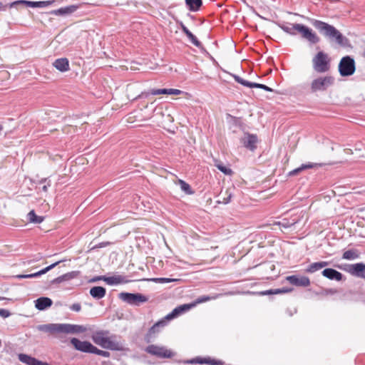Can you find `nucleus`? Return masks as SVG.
<instances>
[{"label":"nucleus","mask_w":365,"mask_h":365,"mask_svg":"<svg viewBox=\"0 0 365 365\" xmlns=\"http://www.w3.org/2000/svg\"><path fill=\"white\" fill-rule=\"evenodd\" d=\"M51 185V181H47V183L45 184V185H43L42 187H41V190L46 192L48 191V188Z\"/></svg>","instance_id":"53"},{"label":"nucleus","mask_w":365,"mask_h":365,"mask_svg":"<svg viewBox=\"0 0 365 365\" xmlns=\"http://www.w3.org/2000/svg\"><path fill=\"white\" fill-rule=\"evenodd\" d=\"M296 29V35L300 34L302 38L307 40L311 44H316L320 41V38L309 27L297 24Z\"/></svg>","instance_id":"5"},{"label":"nucleus","mask_w":365,"mask_h":365,"mask_svg":"<svg viewBox=\"0 0 365 365\" xmlns=\"http://www.w3.org/2000/svg\"><path fill=\"white\" fill-rule=\"evenodd\" d=\"M186 36L189 38V40L193 45H195L196 47L200 49L202 53L210 55L209 53L205 48V47L202 46V43L191 31L189 32V34H187Z\"/></svg>","instance_id":"32"},{"label":"nucleus","mask_w":365,"mask_h":365,"mask_svg":"<svg viewBox=\"0 0 365 365\" xmlns=\"http://www.w3.org/2000/svg\"><path fill=\"white\" fill-rule=\"evenodd\" d=\"M51 4L49 1H31L26 0H17L9 4L7 6L9 8L17 7L20 5H26L31 8H42Z\"/></svg>","instance_id":"12"},{"label":"nucleus","mask_w":365,"mask_h":365,"mask_svg":"<svg viewBox=\"0 0 365 365\" xmlns=\"http://www.w3.org/2000/svg\"><path fill=\"white\" fill-rule=\"evenodd\" d=\"M232 77L235 79V81L236 82H237L238 83H240L241 85L248 87V88L251 87L252 82L245 80L242 78H241L240 76L235 75V74L232 75Z\"/></svg>","instance_id":"41"},{"label":"nucleus","mask_w":365,"mask_h":365,"mask_svg":"<svg viewBox=\"0 0 365 365\" xmlns=\"http://www.w3.org/2000/svg\"><path fill=\"white\" fill-rule=\"evenodd\" d=\"M152 280L155 282L169 283V282H171L176 281L177 279H171V278L160 277V278H154Z\"/></svg>","instance_id":"46"},{"label":"nucleus","mask_w":365,"mask_h":365,"mask_svg":"<svg viewBox=\"0 0 365 365\" xmlns=\"http://www.w3.org/2000/svg\"><path fill=\"white\" fill-rule=\"evenodd\" d=\"M185 4L190 11H197L202 5V0H185Z\"/></svg>","instance_id":"33"},{"label":"nucleus","mask_w":365,"mask_h":365,"mask_svg":"<svg viewBox=\"0 0 365 365\" xmlns=\"http://www.w3.org/2000/svg\"><path fill=\"white\" fill-rule=\"evenodd\" d=\"M104 282H106L109 285H116L119 284L126 283L128 282V280L125 279V276L115 275L113 277L105 276Z\"/></svg>","instance_id":"28"},{"label":"nucleus","mask_w":365,"mask_h":365,"mask_svg":"<svg viewBox=\"0 0 365 365\" xmlns=\"http://www.w3.org/2000/svg\"><path fill=\"white\" fill-rule=\"evenodd\" d=\"M80 6L78 5H69L65 7H61L53 11L56 15H66L75 12Z\"/></svg>","instance_id":"29"},{"label":"nucleus","mask_w":365,"mask_h":365,"mask_svg":"<svg viewBox=\"0 0 365 365\" xmlns=\"http://www.w3.org/2000/svg\"><path fill=\"white\" fill-rule=\"evenodd\" d=\"M322 165H323V164L313 163H308L302 164L299 168H295L293 170L290 171L288 175H289V176H294V175L299 174L302 170H304L307 169H311V168H314L322 167Z\"/></svg>","instance_id":"25"},{"label":"nucleus","mask_w":365,"mask_h":365,"mask_svg":"<svg viewBox=\"0 0 365 365\" xmlns=\"http://www.w3.org/2000/svg\"><path fill=\"white\" fill-rule=\"evenodd\" d=\"M61 262H64V259L56 262L50 264L49 266H48V267H45V268H43V269H41L40 271L36 272L35 273L28 274H26V279L36 278V277H40L42 274H44L46 273H47L48 271H50L52 269H53L54 267H56Z\"/></svg>","instance_id":"26"},{"label":"nucleus","mask_w":365,"mask_h":365,"mask_svg":"<svg viewBox=\"0 0 365 365\" xmlns=\"http://www.w3.org/2000/svg\"><path fill=\"white\" fill-rule=\"evenodd\" d=\"M297 222V220H290L287 218L282 219L281 221L276 222L275 224L279 225L280 228L288 229L292 226L294 225Z\"/></svg>","instance_id":"36"},{"label":"nucleus","mask_w":365,"mask_h":365,"mask_svg":"<svg viewBox=\"0 0 365 365\" xmlns=\"http://www.w3.org/2000/svg\"><path fill=\"white\" fill-rule=\"evenodd\" d=\"M118 297L122 301L133 306H140L148 301V298L140 293L121 292Z\"/></svg>","instance_id":"6"},{"label":"nucleus","mask_w":365,"mask_h":365,"mask_svg":"<svg viewBox=\"0 0 365 365\" xmlns=\"http://www.w3.org/2000/svg\"><path fill=\"white\" fill-rule=\"evenodd\" d=\"M59 336L58 338H61V334H78L87 331L88 329L86 327L80 324H59Z\"/></svg>","instance_id":"9"},{"label":"nucleus","mask_w":365,"mask_h":365,"mask_svg":"<svg viewBox=\"0 0 365 365\" xmlns=\"http://www.w3.org/2000/svg\"><path fill=\"white\" fill-rule=\"evenodd\" d=\"M81 274L80 271H71L62 274L51 281V284H61L63 282L70 281L73 279L77 278Z\"/></svg>","instance_id":"17"},{"label":"nucleus","mask_w":365,"mask_h":365,"mask_svg":"<svg viewBox=\"0 0 365 365\" xmlns=\"http://www.w3.org/2000/svg\"><path fill=\"white\" fill-rule=\"evenodd\" d=\"M287 280L297 287H307L310 285V280L306 276L291 275L287 277Z\"/></svg>","instance_id":"15"},{"label":"nucleus","mask_w":365,"mask_h":365,"mask_svg":"<svg viewBox=\"0 0 365 365\" xmlns=\"http://www.w3.org/2000/svg\"><path fill=\"white\" fill-rule=\"evenodd\" d=\"M339 74L343 76H350L353 75L356 71V64L354 59L349 56H344L339 63Z\"/></svg>","instance_id":"4"},{"label":"nucleus","mask_w":365,"mask_h":365,"mask_svg":"<svg viewBox=\"0 0 365 365\" xmlns=\"http://www.w3.org/2000/svg\"><path fill=\"white\" fill-rule=\"evenodd\" d=\"M89 293L91 296L96 299H101L106 294V289L101 286H96L91 288Z\"/></svg>","instance_id":"27"},{"label":"nucleus","mask_w":365,"mask_h":365,"mask_svg":"<svg viewBox=\"0 0 365 365\" xmlns=\"http://www.w3.org/2000/svg\"><path fill=\"white\" fill-rule=\"evenodd\" d=\"M111 244H112V242H102L98 243L96 246V247H97V248H102V247H107V246H108V245H110Z\"/></svg>","instance_id":"52"},{"label":"nucleus","mask_w":365,"mask_h":365,"mask_svg":"<svg viewBox=\"0 0 365 365\" xmlns=\"http://www.w3.org/2000/svg\"><path fill=\"white\" fill-rule=\"evenodd\" d=\"M19 359L22 363H24L27 365H37L38 364V360L34 357L29 356L25 354H19Z\"/></svg>","instance_id":"34"},{"label":"nucleus","mask_w":365,"mask_h":365,"mask_svg":"<svg viewBox=\"0 0 365 365\" xmlns=\"http://www.w3.org/2000/svg\"><path fill=\"white\" fill-rule=\"evenodd\" d=\"M329 264V262L327 261H321L312 263L308 266L306 269V272L307 273H314L324 267H327Z\"/></svg>","instance_id":"30"},{"label":"nucleus","mask_w":365,"mask_h":365,"mask_svg":"<svg viewBox=\"0 0 365 365\" xmlns=\"http://www.w3.org/2000/svg\"><path fill=\"white\" fill-rule=\"evenodd\" d=\"M70 309L74 312H80L81 309V305L79 303H74L70 307Z\"/></svg>","instance_id":"50"},{"label":"nucleus","mask_w":365,"mask_h":365,"mask_svg":"<svg viewBox=\"0 0 365 365\" xmlns=\"http://www.w3.org/2000/svg\"><path fill=\"white\" fill-rule=\"evenodd\" d=\"M339 269L349 273L352 276L365 279V264L358 262L356 264H346L343 267L339 266Z\"/></svg>","instance_id":"8"},{"label":"nucleus","mask_w":365,"mask_h":365,"mask_svg":"<svg viewBox=\"0 0 365 365\" xmlns=\"http://www.w3.org/2000/svg\"><path fill=\"white\" fill-rule=\"evenodd\" d=\"M11 315V313L9 310L5 309H0V317L3 318H7Z\"/></svg>","instance_id":"51"},{"label":"nucleus","mask_w":365,"mask_h":365,"mask_svg":"<svg viewBox=\"0 0 365 365\" xmlns=\"http://www.w3.org/2000/svg\"><path fill=\"white\" fill-rule=\"evenodd\" d=\"M182 93L183 91L179 89L168 88V95H180Z\"/></svg>","instance_id":"48"},{"label":"nucleus","mask_w":365,"mask_h":365,"mask_svg":"<svg viewBox=\"0 0 365 365\" xmlns=\"http://www.w3.org/2000/svg\"><path fill=\"white\" fill-rule=\"evenodd\" d=\"M362 56H363V57L365 58V48H364Z\"/></svg>","instance_id":"59"},{"label":"nucleus","mask_w":365,"mask_h":365,"mask_svg":"<svg viewBox=\"0 0 365 365\" xmlns=\"http://www.w3.org/2000/svg\"><path fill=\"white\" fill-rule=\"evenodd\" d=\"M36 329L43 332L59 335V324H46L37 326Z\"/></svg>","instance_id":"20"},{"label":"nucleus","mask_w":365,"mask_h":365,"mask_svg":"<svg viewBox=\"0 0 365 365\" xmlns=\"http://www.w3.org/2000/svg\"><path fill=\"white\" fill-rule=\"evenodd\" d=\"M152 95H165L168 94V88L151 89Z\"/></svg>","instance_id":"45"},{"label":"nucleus","mask_w":365,"mask_h":365,"mask_svg":"<svg viewBox=\"0 0 365 365\" xmlns=\"http://www.w3.org/2000/svg\"><path fill=\"white\" fill-rule=\"evenodd\" d=\"M150 95H152L151 94V90L149 91H143L140 94H139L138 96H137L133 101H135V100H138V99H140V98H148Z\"/></svg>","instance_id":"47"},{"label":"nucleus","mask_w":365,"mask_h":365,"mask_svg":"<svg viewBox=\"0 0 365 365\" xmlns=\"http://www.w3.org/2000/svg\"><path fill=\"white\" fill-rule=\"evenodd\" d=\"M314 70L317 73H325L330 69V60L324 51H319L312 58Z\"/></svg>","instance_id":"2"},{"label":"nucleus","mask_w":365,"mask_h":365,"mask_svg":"<svg viewBox=\"0 0 365 365\" xmlns=\"http://www.w3.org/2000/svg\"><path fill=\"white\" fill-rule=\"evenodd\" d=\"M178 183L180 186V189L187 195L194 194V190L191 188L190 185L182 180H179Z\"/></svg>","instance_id":"37"},{"label":"nucleus","mask_w":365,"mask_h":365,"mask_svg":"<svg viewBox=\"0 0 365 365\" xmlns=\"http://www.w3.org/2000/svg\"><path fill=\"white\" fill-rule=\"evenodd\" d=\"M217 297H218L217 294H216L215 296H212V297L206 296V295L200 296L192 302V304H195V306L196 304H198L204 303V302H208L212 299H215L217 298Z\"/></svg>","instance_id":"39"},{"label":"nucleus","mask_w":365,"mask_h":365,"mask_svg":"<svg viewBox=\"0 0 365 365\" xmlns=\"http://www.w3.org/2000/svg\"><path fill=\"white\" fill-rule=\"evenodd\" d=\"M215 165L217 168V169L219 170H220L222 173H224L225 175H230L232 174V169H230V168H227L226 166H225L222 163H216L215 164Z\"/></svg>","instance_id":"40"},{"label":"nucleus","mask_w":365,"mask_h":365,"mask_svg":"<svg viewBox=\"0 0 365 365\" xmlns=\"http://www.w3.org/2000/svg\"><path fill=\"white\" fill-rule=\"evenodd\" d=\"M195 307V304H184L175 307L170 313L165 316V319L171 320L181 314H183Z\"/></svg>","instance_id":"16"},{"label":"nucleus","mask_w":365,"mask_h":365,"mask_svg":"<svg viewBox=\"0 0 365 365\" xmlns=\"http://www.w3.org/2000/svg\"><path fill=\"white\" fill-rule=\"evenodd\" d=\"M326 294H335L336 292V291L335 289H327L326 291Z\"/></svg>","instance_id":"56"},{"label":"nucleus","mask_w":365,"mask_h":365,"mask_svg":"<svg viewBox=\"0 0 365 365\" xmlns=\"http://www.w3.org/2000/svg\"><path fill=\"white\" fill-rule=\"evenodd\" d=\"M296 25L297 24L283 23L279 24V27L285 33L291 35L296 36Z\"/></svg>","instance_id":"31"},{"label":"nucleus","mask_w":365,"mask_h":365,"mask_svg":"<svg viewBox=\"0 0 365 365\" xmlns=\"http://www.w3.org/2000/svg\"><path fill=\"white\" fill-rule=\"evenodd\" d=\"M359 257V255L356 250H349L343 253L342 258L348 260L355 259Z\"/></svg>","instance_id":"38"},{"label":"nucleus","mask_w":365,"mask_h":365,"mask_svg":"<svg viewBox=\"0 0 365 365\" xmlns=\"http://www.w3.org/2000/svg\"><path fill=\"white\" fill-rule=\"evenodd\" d=\"M225 195H226V196H225L222 198V202L223 204L226 205V204H228L231 201V199H232V193L231 192V189L230 188L226 190Z\"/></svg>","instance_id":"44"},{"label":"nucleus","mask_w":365,"mask_h":365,"mask_svg":"<svg viewBox=\"0 0 365 365\" xmlns=\"http://www.w3.org/2000/svg\"><path fill=\"white\" fill-rule=\"evenodd\" d=\"M53 304L52 300L46 297H41L35 301V307L38 310L42 311L50 307Z\"/></svg>","instance_id":"22"},{"label":"nucleus","mask_w":365,"mask_h":365,"mask_svg":"<svg viewBox=\"0 0 365 365\" xmlns=\"http://www.w3.org/2000/svg\"><path fill=\"white\" fill-rule=\"evenodd\" d=\"M47 181H51V180H49L48 178H42L38 182V185H45L47 183Z\"/></svg>","instance_id":"55"},{"label":"nucleus","mask_w":365,"mask_h":365,"mask_svg":"<svg viewBox=\"0 0 365 365\" xmlns=\"http://www.w3.org/2000/svg\"><path fill=\"white\" fill-rule=\"evenodd\" d=\"M17 279H26V274H18L16 276Z\"/></svg>","instance_id":"58"},{"label":"nucleus","mask_w":365,"mask_h":365,"mask_svg":"<svg viewBox=\"0 0 365 365\" xmlns=\"http://www.w3.org/2000/svg\"><path fill=\"white\" fill-rule=\"evenodd\" d=\"M92 354H97V355H99V356H102L103 357H109L110 355V352H108L107 351H103V350L98 349L95 346L93 347Z\"/></svg>","instance_id":"43"},{"label":"nucleus","mask_w":365,"mask_h":365,"mask_svg":"<svg viewBox=\"0 0 365 365\" xmlns=\"http://www.w3.org/2000/svg\"><path fill=\"white\" fill-rule=\"evenodd\" d=\"M185 364H206L210 365H225V362L222 360L211 359L210 357L202 358L197 356L196 358H193L189 360H186L184 361Z\"/></svg>","instance_id":"14"},{"label":"nucleus","mask_w":365,"mask_h":365,"mask_svg":"<svg viewBox=\"0 0 365 365\" xmlns=\"http://www.w3.org/2000/svg\"><path fill=\"white\" fill-rule=\"evenodd\" d=\"M180 28H181V30L182 31V32L186 36L187 35V34H189V32H190V31L182 23H181V24H180Z\"/></svg>","instance_id":"54"},{"label":"nucleus","mask_w":365,"mask_h":365,"mask_svg":"<svg viewBox=\"0 0 365 365\" xmlns=\"http://www.w3.org/2000/svg\"><path fill=\"white\" fill-rule=\"evenodd\" d=\"M168 319H165V317L155 323L148 331L144 336L146 343H150L152 340L160 332V328L164 327L168 324Z\"/></svg>","instance_id":"10"},{"label":"nucleus","mask_w":365,"mask_h":365,"mask_svg":"<svg viewBox=\"0 0 365 365\" xmlns=\"http://www.w3.org/2000/svg\"><path fill=\"white\" fill-rule=\"evenodd\" d=\"M108 334L109 331L108 330L96 331L93 333L91 339L96 344L99 345L102 347L105 344L106 339L107 338Z\"/></svg>","instance_id":"18"},{"label":"nucleus","mask_w":365,"mask_h":365,"mask_svg":"<svg viewBox=\"0 0 365 365\" xmlns=\"http://www.w3.org/2000/svg\"><path fill=\"white\" fill-rule=\"evenodd\" d=\"M104 279H105V276L104 275L96 276V277L91 278V279H89L88 282L89 283H93V282H96L101 281V280L104 281Z\"/></svg>","instance_id":"49"},{"label":"nucleus","mask_w":365,"mask_h":365,"mask_svg":"<svg viewBox=\"0 0 365 365\" xmlns=\"http://www.w3.org/2000/svg\"><path fill=\"white\" fill-rule=\"evenodd\" d=\"M334 83V78L331 76H319L314 78L310 85L312 93L326 91Z\"/></svg>","instance_id":"3"},{"label":"nucleus","mask_w":365,"mask_h":365,"mask_svg":"<svg viewBox=\"0 0 365 365\" xmlns=\"http://www.w3.org/2000/svg\"><path fill=\"white\" fill-rule=\"evenodd\" d=\"M293 291V288L270 289L268 290L258 292L256 294L259 296L274 295L289 293Z\"/></svg>","instance_id":"23"},{"label":"nucleus","mask_w":365,"mask_h":365,"mask_svg":"<svg viewBox=\"0 0 365 365\" xmlns=\"http://www.w3.org/2000/svg\"><path fill=\"white\" fill-rule=\"evenodd\" d=\"M115 337V335H113L110 337L107 336V338L106 339V342L102 346V348L108 349L113 351H122L123 349V344L118 341H115L111 339Z\"/></svg>","instance_id":"21"},{"label":"nucleus","mask_w":365,"mask_h":365,"mask_svg":"<svg viewBox=\"0 0 365 365\" xmlns=\"http://www.w3.org/2000/svg\"><path fill=\"white\" fill-rule=\"evenodd\" d=\"M240 143L245 148L254 152L257 148V135L247 132L245 133L244 137L240 139Z\"/></svg>","instance_id":"11"},{"label":"nucleus","mask_w":365,"mask_h":365,"mask_svg":"<svg viewBox=\"0 0 365 365\" xmlns=\"http://www.w3.org/2000/svg\"><path fill=\"white\" fill-rule=\"evenodd\" d=\"M27 219L30 222L39 224L43 221L44 217L42 216L36 215L34 210H31L27 215Z\"/></svg>","instance_id":"35"},{"label":"nucleus","mask_w":365,"mask_h":365,"mask_svg":"<svg viewBox=\"0 0 365 365\" xmlns=\"http://www.w3.org/2000/svg\"><path fill=\"white\" fill-rule=\"evenodd\" d=\"M7 8V5H4L1 2H0V11H6Z\"/></svg>","instance_id":"57"},{"label":"nucleus","mask_w":365,"mask_h":365,"mask_svg":"<svg viewBox=\"0 0 365 365\" xmlns=\"http://www.w3.org/2000/svg\"><path fill=\"white\" fill-rule=\"evenodd\" d=\"M71 344L73 346L74 349L77 351L92 354L94 346L88 341H81L77 338H72Z\"/></svg>","instance_id":"13"},{"label":"nucleus","mask_w":365,"mask_h":365,"mask_svg":"<svg viewBox=\"0 0 365 365\" xmlns=\"http://www.w3.org/2000/svg\"><path fill=\"white\" fill-rule=\"evenodd\" d=\"M53 66L61 72H66L69 70V61L66 58H60L55 60Z\"/></svg>","instance_id":"24"},{"label":"nucleus","mask_w":365,"mask_h":365,"mask_svg":"<svg viewBox=\"0 0 365 365\" xmlns=\"http://www.w3.org/2000/svg\"><path fill=\"white\" fill-rule=\"evenodd\" d=\"M145 351L160 359H170L174 356V353L167 349L165 346H160L155 344H150L146 346Z\"/></svg>","instance_id":"7"},{"label":"nucleus","mask_w":365,"mask_h":365,"mask_svg":"<svg viewBox=\"0 0 365 365\" xmlns=\"http://www.w3.org/2000/svg\"><path fill=\"white\" fill-rule=\"evenodd\" d=\"M300 16L308 21L324 37L330 39L331 41H334L337 44L342 47L350 46V41L349 38L344 36L334 26L324 21L304 16L303 15H301Z\"/></svg>","instance_id":"1"},{"label":"nucleus","mask_w":365,"mask_h":365,"mask_svg":"<svg viewBox=\"0 0 365 365\" xmlns=\"http://www.w3.org/2000/svg\"><path fill=\"white\" fill-rule=\"evenodd\" d=\"M250 88H261V89H263V90H264L266 91H269V92L274 91V90L272 88H270V87H269V86H266L264 84L258 83H252V82Z\"/></svg>","instance_id":"42"},{"label":"nucleus","mask_w":365,"mask_h":365,"mask_svg":"<svg viewBox=\"0 0 365 365\" xmlns=\"http://www.w3.org/2000/svg\"><path fill=\"white\" fill-rule=\"evenodd\" d=\"M322 274L324 277L330 280H336L338 282L341 281L344 277L343 274L341 272L332 268L324 269L322 271Z\"/></svg>","instance_id":"19"}]
</instances>
